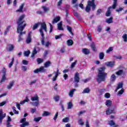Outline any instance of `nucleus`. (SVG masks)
I'll list each match as a JSON object with an SVG mask.
<instances>
[{
	"label": "nucleus",
	"mask_w": 127,
	"mask_h": 127,
	"mask_svg": "<svg viewBox=\"0 0 127 127\" xmlns=\"http://www.w3.org/2000/svg\"><path fill=\"white\" fill-rule=\"evenodd\" d=\"M66 27H67L68 31L69 32L71 33L72 32V28L70 27H69V26H67Z\"/></svg>",
	"instance_id": "obj_59"
},
{
	"label": "nucleus",
	"mask_w": 127,
	"mask_h": 127,
	"mask_svg": "<svg viewBox=\"0 0 127 127\" xmlns=\"http://www.w3.org/2000/svg\"><path fill=\"white\" fill-rule=\"evenodd\" d=\"M49 25L50 27V33H51V32H52V30H53V27L52 26L51 23H49Z\"/></svg>",
	"instance_id": "obj_56"
},
{
	"label": "nucleus",
	"mask_w": 127,
	"mask_h": 127,
	"mask_svg": "<svg viewBox=\"0 0 127 127\" xmlns=\"http://www.w3.org/2000/svg\"><path fill=\"white\" fill-rule=\"evenodd\" d=\"M6 104V101H3L2 102L0 103V107H2V106H4Z\"/></svg>",
	"instance_id": "obj_57"
},
{
	"label": "nucleus",
	"mask_w": 127,
	"mask_h": 127,
	"mask_svg": "<svg viewBox=\"0 0 127 127\" xmlns=\"http://www.w3.org/2000/svg\"><path fill=\"white\" fill-rule=\"evenodd\" d=\"M91 47L92 48L93 51L96 50V46H95V44L94 43H91Z\"/></svg>",
	"instance_id": "obj_52"
},
{
	"label": "nucleus",
	"mask_w": 127,
	"mask_h": 127,
	"mask_svg": "<svg viewBox=\"0 0 127 127\" xmlns=\"http://www.w3.org/2000/svg\"><path fill=\"white\" fill-rule=\"evenodd\" d=\"M75 91H76V89L75 88H73L70 91L68 95L70 98H73V95H74V92Z\"/></svg>",
	"instance_id": "obj_16"
},
{
	"label": "nucleus",
	"mask_w": 127,
	"mask_h": 127,
	"mask_svg": "<svg viewBox=\"0 0 127 127\" xmlns=\"http://www.w3.org/2000/svg\"><path fill=\"white\" fill-rule=\"evenodd\" d=\"M104 97L106 99H109L111 97V94H110V93H106L105 94Z\"/></svg>",
	"instance_id": "obj_48"
},
{
	"label": "nucleus",
	"mask_w": 127,
	"mask_h": 127,
	"mask_svg": "<svg viewBox=\"0 0 127 127\" xmlns=\"http://www.w3.org/2000/svg\"><path fill=\"white\" fill-rule=\"evenodd\" d=\"M42 8H43V9L45 12H48V11H49V10H50V8H49L48 7H46V6H43L42 7Z\"/></svg>",
	"instance_id": "obj_26"
},
{
	"label": "nucleus",
	"mask_w": 127,
	"mask_h": 127,
	"mask_svg": "<svg viewBox=\"0 0 127 127\" xmlns=\"http://www.w3.org/2000/svg\"><path fill=\"white\" fill-rule=\"evenodd\" d=\"M50 65H51V62L48 61L44 64V67L45 68H48V67H49Z\"/></svg>",
	"instance_id": "obj_28"
},
{
	"label": "nucleus",
	"mask_w": 127,
	"mask_h": 127,
	"mask_svg": "<svg viewBox=\"0 0 127 127\" xmlns=\"http://www.w3.org/2000/svg\"><path fill=\"white\" fill-rule=\"evenodd\" d=\"M124 73V71L122 69L119 70L118 71L116 72V75H118V76H120V75H122Z\"/></svg>",
	"instance_id": "obj_42"
},
{
	"label": "nucleus",
	"mask_w": 127,
	"mask_h": 127,
	"mask_svg": "<svg viewBox=\"0 0 127 127\" xmlns=\"http://www.w3.org/2000/svg\"><path fill=\"white\" fill-rule=\"evenodd\" d=\"M117 78V76H116V75L115 74H113L110 78L111 82H115L116 81V79Z\"/></svg>",
	"instance_id": "obj_24"
},
{
	"label": "nucleus",
	"mask_w": 127,
	"mask_h": 127,
	"mask_svg": "<svg viewBox=\"0 0 127 127\" xmlns=\"http://www.w3.org/2000/svg\"><path fill=\"white\" fill-rule=\"evenodd\" d=\"M106 105L107 106V107H110V106L112 105V101H111L110 100H108L106 102Z\"/></svg>",
	"instance_id": "obj_43"
},
{
	"label": "nucleus",
	"mask_w": 127,
	"mask_h": 127,
	"mask_svg": "<svg viewBox=\"0 0 127 127\" xmlns=\"http://www.w3.org/2000/svg\"><path fill=\"white\" fill-rule=\"evenodd\" d=\"M25 17V15H21L17 21V24L18 25L17 32L18 33H19V38L18 39V42L22 41L23 39L21 35H23V34L25 33V31L22 32L23 31V29H24V27L26 26V23H25V21L24 20Z\"/></svg>",
	"instance_id": "obj_1"
},
{
	"label": "nucleus",
	"mask_w": 127,
	"mask_h": 127,
	"mask_svg": "<svg viewBox=\"0 0 127 127\" xmlns=\"http://www.w3.org/2000/svg\"><path fill=\"white\" fill-rule=\"evenodd\" d=\"M20 123L22 124L20 125L21 127H25L27 126H29V123L26 122V118H23L20 121Z\"/></svg>",
	"instance_id": "obj_5"
},
{
	"label": "nucleus",
	"mask_w": 127,
	"mask_h": 127,
	"mask_svg": "<svg viewBox=\"0 0 127 127\" xmlns=\"http://www.w3.org/2000/svg\"><path fill=\"white\" fill-rule=\"evenodd\" d=\"M64 80H67V78H68V74L64 73Z\"/></svg>",
	"instance_id": "obj_63"
},
{
	"label": "nucleus",
	"mask_w": 127,
	"mask_h": 127,
	"mask_svg": "<svg viewBox=\"0 0 127 127\" xmlns=\"http://www.w3.org/2000/svg\"><path fill=\"white\" fill-rule=\"evenodd\" d=\"M104 57H105V54H104V53H100L99 54V59L103 60V59H104Z\"/></svg>",
	"instance_id": "obj_40"
},
{
	"label": "nucleus",
	"mask_w": 127,
	"mask_h": 127,
	"mask_svg": "<svg viewBox=\"0 0 127 127\" xmlns=\"http://www.w3.org/2000/svg\"><path fill=\"white\" fill-rule=\"evenodd\" d=\"M42 119V118H41V117H37V118H34V121L37 123V122H39L40 121V120H41Z\"/></svg>",
	"instance_id": "obj_50"
},
{
	"label": "nucleus",
	"mask_w": 127,
	"mask_h": 127,
	"mask_svg": "<svg viewBox=\"0 0 127 127\" xmlns=\"http://www.w3.org/2000/svg\"><path fill=\"white\" fill-rule=\"evenodd\" d=\"M113 17H111L109 18L106 19V22H107V23H108V24L113 23Z\"/></svg>",
	"instance_id": "obj_22"
},
{
	"label": "nucleus",
	"mask_w": 127,
	"mask_h": 127,
	"mask_svg": "<svg viewBox=\"0 0 127 127\" xmlns=\"http://www.w3.org/2000/svg\"><path fill=\"white\" fill-rule=\"evenodd\" d=\"M57 118H58V112H57L55 117H54V120L56 121L57 120Z\"/></svg>",
	"instance_id": "obj_58"
},
{
	"label": "nucleus",
	"mask_w": 127,
	"mask_h": 127,
	"mask_svg": "<svg viewBox=\"0 0 127 127\" xmlns=\"http://www.w3.org/2000/svg\"><path fill=\"white\" fill-rule=\"evenodd\" d=\"M88 4L90 6L92 7V10H95L96 8V5L95 4V0H91V1H88Z\"/></svg>",
	"instance_id": "obj_12"
},
{
	"label": "nucleus",
	"mask_w": 127,
	"mask_h": 127,
	"mask_svg": "<svg viewBox=\"0 0 127 127\" xmlns=\"http://www.w3.org/2000/svg\"><path fill=\"white\" fill-rule=\"evenodd\" d=\"M36 54H37V51H36V48H34V49L33 50L32 55L31 56V57L33 58L34 56H35Z\"/></svg>",
	"instance_id": "obj_30"
},
{
	"label": "nucleus",
	"mask_w": 127,
	"mask_h": 127,
	"mask_svg": "<svg viewBox=\"0 0 127 127\" xmlns=\"http://www.w3.org/2000/svg\"><path fill=\"white\" fill-rule=\"evenodd\" d=\"M31 100L34 102V101H37V102H39V97H38V95L37 94H35L34 96H33L31 98Z\"/></svg>",
	"instance_id": "obj_13"
},
{
	"label": "nucleus",
	"mask_w": 127,
	"mask_h": 127,
	"mask_svg": "<svg viewBox=\"0 0 127 127\" xmlns=\"http://www.w3.org/2000/svg\"><path fill=\"white\" fill-rule=\"evenodd\" d=\"M31 34H32V32H31V31L29 32L28 34V37L26 40V42L28 44L30 43V42H31Z\"/></svg>",
	"instance_id": "obj_11"
},
{
	"label": "nucleus",
	"mask_w": 127,
	"mask_h": 127,
	"mask_svg": "<svg viewBox=\"0 0 127 127\" xmlns=\"http://www.w3.org/2000/svg\"><path fill=\"white\" fill-rule=\"evenodd\" d=\"M1 73L2 75H6V69L5 68L3 67L2 70H1Z\"/></svg>",
	"instance_id": "obj_46"
},
{
	"label": "nucleus",
	"mask_w": 127,
	"mask_h": 127,
	"mask_svg": "<svg viewBox=\"0 0 127 127\" xmlns=\"http://www.w3.org/2000/svg\"><path fill=\"white\" fill-rule=\"evenodd\" d=\"M102 29H103V26H102V25H98L97 26V31L98 32H101V31H102Z\"/></svg>",
	"instance_id": "obj_44"
},
{
	"label": "nucleus",
	"mask_w": 127,
	"mask_h": 127,
	"mask_svg": "<svg viewBox=\"0 0 127 127\" xmlns=\"http://www.w3.org/2000/svg\"><path fill=\"white\" fill-rule=\"evenodd\" d=\"M114 48L112 47H110L107 51L106 53H110L111 51H113Z\"/></svg>",
	"instance_id": "obj_51"
},
{
	"label": "nucleus",
	"mask_w": 127,
	"mask_h": 127,
	"mask_svg": "<svg viewBox=\"0 0 127 127\" xmlns=\"http://www.w3.org/2000/svg\"><path fill=\"white\" fill-rule=\"evenodd\" d=\"M22 64H24V65H28V61H26V60H23L22 61Z\"/></svg>",
	"instance_id": "obj_54"
},
{
	"label": "nucleus",
	"mask_w": 127,
	"mask_h": 127,
	"mask_svg": "<svg viewBox=\"0 0 127 127\" xmlns=\"http://www.w3.org/2000/svg\"><path fill=\"white\" fill-rule=\"evenodd\" d=\"M54 99L56 102H58L59 101V96H56L54 97Z\"/></svg>",
	"instance_id": "obj_61"
},
{
	"label": "nucleus",
	"mask_w": 127,
	"mask_h": 127,
	"mask_svg": "<svg viewBox=\"0 0 127 127\" xmlns=\"http://www.w3.org/2000/svg\"><path fill=\"white\" fill-rule=\"evenodd\" d=\"M14 62V59L12 58L11 62L9 64V67L11 68V66L13 65V62Z\"/></svg>",
	"instance_id": "obj_49"
},
{
	"label": "nucleus",
	"mask_w": 127,
	"mask_h": 127,
	"mask_svg": "<svg viewBox=\"0 0 127 127\" xmlns=\"http://www.w3.org/2000/svg\"><path fill=\"white\" fill-rule=\"evenodd\" d=\"M114 113V111L109 109L108 110L106 111V114L107 116H109V115H111V114Z\"/></svg>",
	"instance_id": "obj_39"
},
{
	"label": "nucleus",
	"mask_w": 127,
	"mask_h": 127,
	"mask_svg": "<svg viewBox=\"0 0 127 127\" xmlns=\"http://www.w3.org/2000/svg\"><path fill=\"white\" fill-rule=\"evenodd\" d=\"M124 92H125V90H124V89L122 88L120 91H118V95L121 97V95H123Z\"/></svg>",
	"instance_id": "obj_38"
},
{
	"label": "nucleus",
	"mask_w": 127,
	"mask_h": 127,
	"mask_svg": "<svg viewBox=\"0 0 127 127\" xmlns=\"http://www.w3.org/2000/svg\"><path fill=\"white\" fill-rule=\"evenodd\" d=\"M117 2H118V0H113V4L112 6H110L108 8V10L106 14V16H110L111 15V9H112V8H113V9H115L116 7H117Z\"/></svg>",
	"instance_id": "obj_4"
},
{
	"label": "nucleus",
	"mask_w": 127,
	"mask_h": 127,
	"mask_svg": "<svg viewBox=\"0 0 127 127\" xmlns=\"http://www.w3.org/2000/svg\"><path fill=\"white\" fill-rule=\"evenodd\" d=\"M53 74H55V76L53 77V81L55 82L57 80V77L59 76V74H61V73L59 72V69H57V71H54Z\"/></svg>",
	"instance_id": "obj_8"
},
{
	"label": "nucleus",
	"mask_w": 127,
	"mask_h": 127,
	"mask_svg": "<svg viewBox=\"0 0 127 127\" xmlns=\"http://www.w3.org/2000/svg\"><path fill=\"white\" fill-rule=\"evenodd\" d=\"M122 10H123V8L122 7H120L119 9H117L116 10V11L117 12H120V11H122Z\"/></svg>",
	"instance_id": "obj_64"
},
{
	"label": "nucleus",
	"mask_w": 127,
	"mask_h": 127,
	"mask_svg": "<svg viewBox=\"0 0 127 127\" xmlns=\"http://www.w3.org/2000/svg\"><path fill=\"white\" fill-rule=\"evenodd\" d=\"M82 53L85 54V55H88V54H90V50L84 48L82 49Z\"/></svg>",
	"instance_id": "obj_15"
},
{
	"label": "nucleus",
	"mask_w": 127,
	"mask_h": 127,
	"mask_svg": "<svg viewBox=\"0 0 127 127\" xmlns=\"http://www.w3.org/2000/svg\"><path fill=\"white\" fill-rule=\"evenodd\" d=\"M23 6H24V4L23 3L21 4L19 6V8L16 10L17 12H22V9H23Z\"/></svg>",
	"instance_id": "obj_21"
},
{
	"label": "nucleus",
	"mask_w": 127,
	"mask_h": 127,
	"mask_svg": "<svg viewBox=\"0 0 127 127\" xmlns=\"http://www.w3.org/2000/svg\"><path fill=\"white\" fill-rule=\"evenodd\" d=\"M106 70V67L103 66L102 67H100L98 69V78L97 79V82L98 83H101V82H105L106 80V78H107V73L105 72L104 71Z\"/></svg>",
	"instance_id": "obj_2"
},
{
	"label": "nucleus",
	"mask_w": 127,
	"mask_h": 127,
	"mask_svg": "<svg viewBox=\"0 0 127 127\" xmlns=\"http://www.w3.org/2000/svg\"><path fill=\"white\" fill-rule=\"evenodd\" d=\"M76 64H77V61H75L74 62L72 63L70 65V68L73 69L76 66Z\"/></svg>",
	"instance_id": "obj_45"
},
{
	"label": "nucleus",
	"mask_w": 127,
	"mask_h": 127,
	"mask_svg": "<svg viewBox=\"0 0 127 127\" xmlns=\"http://www.w3.org/2000/svg\"><path fill=\"white\" fill-rule=\"evenodd\" d=\"M72 107H73V103H72V102H69L67 103L68 110H70V109H72Z\"/></svg>",
	"instance_id": "obj_31"
},
{
	"label": "nucleus",
	"mask_w": 127,
	"mask_h": 127,
	"mask_svg": "<svg viewBox=\"0 0 127 127\" xmlns=\"http://www.w3.org/2000/svg\"><path fill=\"white\" fill-rule=\"evenodd\" d=\"M50 115H52V113L48 111H45L42 114V117H47L48 116H50Z\"/></svg>",
	"instance_id": "obj_19"
},
{
	"label": "nucleus",
	"mask_w": 127,
	"mask_h": 127,
	"mask_svg": "<svg viewBox=\"0 0 127 127\" xmlns=\"http://www.w3.org/2000/svg\"><path fill=\"white\" fill-rule=\"evenodd\" d=\"M58 29L59 30H64V29L62 27V21L58 24Z\"/></svg>",
	"instance_id": "obj_18"
},
{
	"label": "nucleus",
	"mask_w": 127,
	"mask_h": 127,
	"mask_svg": "<svg viewBox=\"0 0 127 127\" xmlns=\"http://www.w3.org/2000/svg\"><path fill=\"white\" fill-rule=\"evenodd\" d=\"M85 127H90V125L89 124V121H86L85 122Z\"/></svg>",
	"instance_id": "obj_60"
},
{
	"label": "nucleus",
	"mask_w": 127,
	"mask_h": 127,
	"mask_svg": "<svg viewBox=\"0 0 127 127\" xmlns=\"http://www.w3.org/2000/svg\"><path fill=\"white\" fill-rule=\"evenodd\" d=\"M6 114L5 113L3 114L2 110H0V125H1L2 123V120L5 118Z\"/></svg>",
	"instance_id": "obj_7"
},
{
	"label": "nucleus",
	"mask_w": 127,
	"mask_h": 127,
	"mask_svg": "<svg viewBox=\"0 0 127 127\" xmlns=\"http://www.w3.org/2000/svg\"><path fill=\"white\" fill-rule=\"evenodd\" d=\"M41 24V27L39 29V31L42 38L41 39V41L42 45H44V39L45 38L44 37V33H43V30L46 32H47V27L46 26V24L45 22L42 23Z\"/></svg>",
	"instance_id": "obj_3"
},
{
	"label": "nucleus",
	"mask_w": 127,
	"mask_h": 127,
	"mask_svg": "<svg viewBox=\"0 0 127 127\" xmlns=\"http://www.w3.org/2000/svg\"><path fill=\"white\" fill-rule=\"evenodd\" d=\"M78 124L79 125V126H83L85 123H84V121H83V119L79 118L78 119Z\"/></svg>",
	"instance_id": "obj_23"
},
{
	"label": "nucleus",
	"mask_w": 127,
	"mask_h": 127,
	"mask_svg": "<svg viewBox=\"0 0 127 127\" xmlns=\"http://www.w3.org/2000/svg\"><path fill=\"white\" fill-rule=\"evenodd\" d=\"M13 49H14V45L10 44H8L6 48V50L8 52H11V51H13Z\"/></svg>",
	"instance_id": "obj_6"
},
{
	"label": "nucleus",
	"mask_w": 127,
	"mask_h": 127,
	"mask_svg": "<svg viewBox=\"0 0 127 127\" xmlns=\"http://www.w3.org/2000/svg\"><path fill=\"white\" fill-rule=\"evenodd\" d=\"M6 75H2V78L1 79V80L0 81V83L1 84V83H3V82H4L6 80V77H5Z\"/></svg>",
	"instance_id": "obj_35"
},
{
	"label": "nucleus",
	"mask_w": 127,
	"mask_h": 127,
	"mask_svg": "<svg viewBox=\"0 0 127 127\" xmlns=\"http://www.w3.org/2000/svg\"><path fill=\"white\" fill-rule=\"evenodd\" d=\"M44 61V60L41 59V58H38L37 59V62L38 64H41V63H43V62Z\"/></svg>",
	"instance_id": "obj_37"
},
{
	"label": "nucleus",
	"mask_w": 127,
	"mask_h": 127,
	"mask_svg": "<svg viewBox=\"0 0 127 127\" xmlns=\"http://www.w3.org/2000/svg\"><path fill=\"white\" fill-rule=\"evenodd\" d=\"M107 67H114L115 66V62H108L106 63Z\"/></svg>",
	"instance_id": "obj_14"
},
{
	"label": "nucleus",
	"mask_w": 127,
	"mask_h": 127,
	"mask_svg": "<svg viewBox=\"0 0 127 127\" xmlns=\"http://www.w3.org/2000/svg\"><path fill=\"white\" fill-rule=\"evenodd\" d=\"M66 45L67 46H72L73 45V40H68L66 41Z\"/></svg>",
	"instance_id": "obj_25"
},
{
	"label": "nucleus",
	"mask_w": 127,
	"mask_h": 127,
	"mask_svg": "<svg viewBox=\"0 0 127 127\" xmlns=\"http://www.w3.org/2000/svg\"><path fill=\"white\" fill-rule=\"evenodd\" d=\"M87 3L88 4L85 8V11H86V12H89V11L91 10V5H89L88 2H87Z\"/></svg>",
	"instance_id": "obj_29"
},
{
	"label": "nucleus",
	"mask_w": 127,
	"mask_h": 127,
	"mask_svg": "<svg viewBox=\"0 0 127 127\" xmlns=\"http://www.w3.org/2000/svg\"><path fill=\"white\" fill-rule=\"evenodd\" d=\"M79 73L76 72L74 74V80L75 83H79L80 82V77L79 76Z\"/></svg>",
	"instance_id": "obj_10"
},
{
	"label": "nucleus",
	"mask_w": 127,
	"mask_h": 127,
	"mask_svg": "<svg viewBox=\"0 0 127 127\" xmlns=\"http://www.w3.org/2000/svg\"><path fill=\"white\" fill-rule=\"evenodd\" d=\"M31 104V105H32V106H34L35 107H37V106H38V105H39V102L37 101L36 102H33Z\"/></svg>",
	"instance_id": "obj_47"
},
{
	"label": "nucleus",
	"mask_w": 127,
	"mask_h": 127,
	"mask_svg": "<svg viewBox=\"0 0 127 127\" xmlns=\"http://www.w3.org/2000/svg\"><path fill=\"white\" fill-rule=\"evenodd\" d=\"M91 90L89 88H85L83 91H82V94H89Z\"/></svg>",
	"instance_id": "obj_20"
},
{
	"label": "nucleus",
	"mask_w": 127,
	"mask_h": 127,
	"mask_svg": "<svg viewBox=\"0 0 127 127\" xmlns=\"http://www.w3.org/2000/svg\"><path fill=\"white\" fill-rule=\"evenodd\" d=\"M14 84V81H11V82H10L9 85L7 86V89H8V90H9L11 88H12V86H13Z\"/></svg>",
	"instance_id": "obj_34"
},
{
	"label": "nucleus",
	"mask_w": 127,
	"mask_h": 127,
	"mask_svg": "<svg viewBox=\"0 0 127 127\" xmlns=\"http://www.w3.org/2000/svg\"><path fill=\"white\" fill-rule=\"evenodd\" d=\"M40 25V23L38 22L37 23L35 24L33 26V30H35V29H37V28Z\"/></svg>",
	"instance_id": "obj_32"
},
{
	"label": "nucleus",
	"mask_w": 127,
	"mask_h": 127,
	"mask_svg": "<svg viewBox=\"0 0 127 127\" xmlns=\"http://www.w3.org/2000/svg\"><path fill=\"white\" fill-rule=\"evenodd\" d=\"M24 55L26 56V57H28L29 56V55L30 54V51H25L24 52Z\"/></svg>",
	"instance_id": "obj_36"
},
{
	"label": "nucleus",
	"mask_w": 127,
	"mask_h": 127,
	"mask_svg": "<svg viewBox=\"0 0 127 127\" xmlns=\"http://www.w3.org/2000/svg\"><path fill=\"white\" fill-rule=\"evenodd\" d=\"M62 37V35H56L55 36V39H60Z\"/></svg>",
	"instance_id": "obj_55"
},
{
	"label": "nucleus",
	"mask_w": 127,
	"mask_h": 127,
	"mask_svg": "<svg viewBox=\"0 0 127 127\" xmlns=\"http://www.w3.org/2000/svg\"><path fill=\"white\" fill-rule=\"evenodd\" d=\"M122 38L124 42H127V34H123V35L122 36Z\"/></svg>",
	"instance_id": "obj_33"
},
{
	"label": "nucleus",
	"mask_w": 127,
	"mask_h": 127,
	"mask_svg": "<svg viewBox=\"0 0 127 127\" xmlns=\"http://www.w3.org/2000/svg\"><path fill=\"white\" fill-rule=\"evenodd\" d=\"M70 121V119L68 117L64 118L63 119V123H68Z\"/></svg>",
	"instance_id": "obj_41"
},
{
	"label": "nucleus",
	"mask_w": 127,
	"mask_h": 127,
	"mask_svg": "<svg viewBox=\"0 0 127 127\" xmlns=\"http://www.w3.org/2000/svg\"><path fill=\"white\" fill-rule=\"evenodd\" d=\"M60 20V17H57L54 19V20L52 21V23L53 24L57 23V22H58V21H59Z\"/></svg>",
	"instance_id": "obj_27"
},
{
	"label": "nucleus",
	"mask_w": 127,
	"mask_h": 127,
	"mask_svg": "<svg viewBox=\"0 0 127 127\" xmlns=\"http://www.w3.org/2000/svg\"><path fill=\"white\" fill-rule=\"evenodd\" d=\"M109 124L110 125V126H111V127H113V126H115V122H114V121L111 120L109 122Z\"/></svg>",
	"instance_id": "obj_53"
},
{
	"label": "nucleus",
	"mask_w": 127,
	"mask_h": 127,
	"mask_svg": "<svg viewBox=\"0 0 127 127\" xmlns=\"http://www.w3.org/2000/svg\"><path fill=\"white\" fill-rule=\"evenodd\" d=\"M100 93L101 94H103V93H106V89H102L100 90Z\"/></svg>",
	"instance_id": "obj_62"
},
{
	"label": "nucleus",
	"mask_w": 127,
	"mask_h": 127,
	"mask_svg": "<svg viewBox=\"0 0 127 127\" xmlns=\"http://www.w3.org/2000/svg\"><path fill=\"white\" fill-rule=\"evenodd\" d=\"M39 72H42V73L45 72V69H44V66H41L39 68H37L34 70V73H35V74L39 73Z\"/></svg>",
	"instance_id": "obj_9"
},
{
	"label": "nucleus",
	"mask_w": 127,
	"mask_h": 127,
	"mask_svg": "<svg viewBox=\"0 0 127 127\" xmlns=\"http://www.w3.org/2000/svg\"><path fill=\"white\" fill-rule=\"evenodd\" d=\"M123 82H120L118 85L117 88L115 90V92H118V90H119V89L123 88Z\"/></svg>",
	"instance_id": "obj_17"
}]
</instances>
